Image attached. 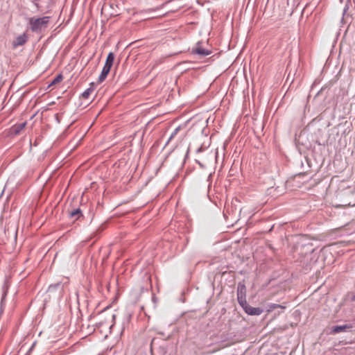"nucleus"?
Returning a JSON list of instances; mask_svg holds the SVG:
<instances>
[{"label": "nucleus", "mask_w": 355, "mask_h": 355, "mask_svg": "<svg viewBox=\"0 0 355 355\" xmlns=\"http://www.w3.org/2000/svg\"><path fill=\"white\" fill-rule=\"evenodd\" d=\"M49 23V17H44L41 18L30 19V26L33 31H40L46 27Z\"/></svg>", "instance_id": "f257e3e1"}, {"label": "nucleus", "mask_w": 355, "mask_h": 355, "mask_svg": "<svg viewBox=\"0 0 355 355\" xmlns=\"http://www.w3.org/2000/svg\"><path fill=\"white\" fill-rule=\"evenodd\" d=\"M114 59V55L113 53H110L107 57L105 66L111 68L113 64Z\"/></svg>", "instance_id": "1a4fd4ad"}, {"label": "nucleus", "mask_w": 355, "mask_h": 355, "mask_svg": "<svg viewBox=\"0 0 355 355\" xmlns=\"http://www.w3.org/2000/svg\"><path fill=\"white\" fill-rule=\"evenodd\" d=\"M62 79V76L61 75L58 76L52 82V85L60 83Z\"/></svg>", "instance_id": "9b49d317"}, {"label": "nucleus", "mask_w": 355, "mask_h": 355, "mask_svg": "<svg viewBox=\"0 0 355 355\" xmlns=\"http://www.w3.org/2000/svg\"><path fill=\"white\" fill-rule=\"evenodd\" d=\"M6 294H7V288H4L3 289V296H2V298H1V309L2 308V306H3V304L5 297L6 296Z\"/></svg>", "instance_id": "f8f14e48"}, {"label": "nucleus", "mask_w": 355, "mask_h": 355, "mask_svg": "<svg viewBox=\"0 0 355 355\" xmlns=\"http://www.w3.org/2000/svg\"><path fill=\"white\" fill-rule=\"evenodd\" d=\"M26 123H21L20 124L16 125L12 128V132L15 135L19 134V132L25 128Z\"/></svg>", "instance_id": "6e6552de"}, {"label": "nucleus", "mask_w": 355, "mask_h": 355, "mask_svg": "<svg viewBox=\"0 0 355 355\" xmlns=\"http://www.w3.org/2000/svg\"><path fill=\"white\" fill-rule=\"evenodd\" d=\"M110 67L104 66L102 72L98 78V80L100 83L103 82L105 79V78L107 77V74L110 71Z\"/></svg>", "instance_id": "0eeeda50"}, {"label": "nucleus", "mask_w": 355, "mask_h": 355, "mask_svg": "<svg viewBox=\"0 0 355 355\" xmlns=\"http://www.w3.org/2000/svg\"><path fill=\"white\" fill-rule=\"evenodd\" d=\"M289 78H290V74L288 75L287 80H288Z\"/></svg>", "instance_id": "f3484780"}, {"label": "nucleus", "mask_w": 355, "mask_h": 355, "mask_svg": "<svg viewBox=\"0 0 355 355\" xmlns=\"http://www.w3.org/2000/svg\"><path fill=\"white\" fill-rule=\"evenodd\" d=\"M80 210L79 209H77L74 211H73L71 213V217H76V218H78L79 216H80Z\"/></svg>", "instance_id": "9d476101"}, {"label": "nucleus", "mask_w": 355, "mask_h": 355, "mask_svg": "<svg viewBox=\"0 0 355 355\" xmlns=\"http://www.w3.org/2000/svg\"><path fill=\"white\" fill-rule=\"evenodd\" d=\"M270 308L272 309H277V308L284 309L285 306H284L282 305L277 304H272L270 305Z\"/></svg>", "instance_id": "ddd939ff"}, {"label": "nucleus", "mask_w": 355, "mask_h": 355, "mask_svg": "<svg viewBox=\"0 0 355 355\" xmlns=\"http://www.w3.org/2000/svg\"><path fill=\"white\" fill-rule=\"evenodd\" d=\"M92 92V89H87L86 91H85L83 93V96L84 98H87L90 94V92Z\"/></svg>", "instance_id": "4468645a"}, {"label": "nucleus", "mask_w": 355, "mask_h": 355, "mask_svg": "<svg viewBox=\"0 0 355 355\" xmlns=\"http://www.w3.org/2000/svg\"><path fill=\"white\" fill-rule=\"evenodd\" d=\"M26 42V36L25 35H19L15 38V40L13 41L12 44L14 46H18L23 45Z\"/></svg>", "instance_id": "423d86ee"}, {"label": "nucleus", "mask_w": 355, "mask_h": 355, "mask_svg": "<svg viewBox=\"0 0 355 355\" xmlns=\"http://www.w3.org/2000/svg\"><path fill=\"white\" fill-rule=\"evenodd\" d=\"M114 318H115V315H110V319L112 321H113V320H114Z\"/></svg>", "instance_id": "dca6fc26"}, {"label": "nucleus", "mask_w": 355, "mask_h": 355, "mask_svg": "<svg viewBox=\"0 0 355 355\" xmlns=\"http://www.w3.org/2000/svg\"><path fill=\"white\" fill-rule=\"evenodd\" d=\"M246 288L244 284H239L238 286L237 298L240 305H245Z\"/></svg>", "instance_id": "f03ea898"}, {"label": "nucleus", "mask_w": 355, "mask_h": 355, "mask_svg": "<svg viewBox=\"0 0 355 355\" xmlns=\"http://www.w3.org/2000/svg\"><path fill=\"white\" fill-rule=\"evenodd\" d=\"M352 328V324H344V325H340V326H335L333 327L331 329V332L333 334H338L343 331H347V330Z\"/></svg>", "instance_id": "39448f33"}, {"label": "nucleus", "mask_w": 355, "mask_h": 355, "mask_svg": "<svg viewBox=\"0 0 355 355\" xmlns=\"http://www.w3.org/2000/svg\"><path fill=\"white\" fill-rule=\"evenodd\" d=\"M179 130H180L179 127L175 128L174 132L171 134V137L169 138V140H171L177 134V132L179 131Z\"/></svg>", "instance_id": "2eb2a0df"}, {"label": "nucleus", "mask_w": 355, "mask_h": 355, "mask_svg": "<svg viewBox=\"0 0 355 355\" xmlns=\"http://www.w3.org/2000/svg\"><path fill=\"white\" fill-rule=\"evenodd\" d=\"M191 52L198 55L200 57H204L211 54V51L202 47L200 43L196 44L192 49Z\"/></svg>", "instance_id": "7ed1b4c3"}, {"label": "nucleus", "mask_w": 355, "mask_h": 355, "mask_svg": "<svg viewBox=\"0 0 355 355\" xmlns=\"http://www.w3.org/2000/svg\"><path fill=\"white\" fill-rule=\"evenodd\" d=\"M245 311L251 315H259L262 313L263 311L260 308L252 307L248 304L247 302L245 305H241Z\"/></svg>", "instance_id": "20e7f679"}]
</instances>
